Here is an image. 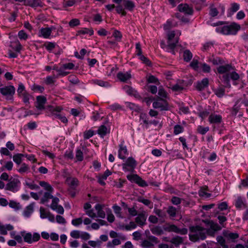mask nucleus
Wrapping results in <instances>:
<instances>
[{
    "mask_svg": "<svg viewBox=\"0 0 248 248\" xmlns=\"http://www.w3.org/2000/svg\"><path fill=\"white\" fill-rule=\"evenodd\" d=\"M81 232L78 230H74L70 232V236L73 238L78 239L80 237Z\"/></svg>",
    "mask_w": 248,
    "mask_h": 248,
    "instance_id": "56",
    "label": "nucleus"
},
{
    "mask_svg": "<svg viewBox=\"0 0 248 248\" xmlns=\"http://www.w3.org/2000/svg\"><path fill=\"white\" fill-rule=\"evenodd\" d=\"M193 57L192 53L188 49L185 50L183 52V58L185 62H189Z\"/></svg>",
    "mask_w": 248,
    "mask_h": 248,
    "instance_id": "37",
    "label": "nucleus"
},
{
    "mask_svg": "<svg viewBox=\"0 0 248 248\" xmlns=\"http://www.w3.org/2000/svg\"><path fill=\"white\" fill-rule=\"evenodd\" d=\"M140 121H142L143 124L146 125V127L147 128L149 124V121L148 120V117L147 115L145 113H141L140 116Z\"/></svg>",
    "mask_w": 248,
    "mask_h": 248,
    "instance_id": "40",
    "label": "nucleus"
},
{
    "mask_svg": "<svg viewBox=\"0 0 248 248\" xmlns=\"http://www.w3.org/2000/svg\"><path fill=\"white\" fill-rule=\"evenodd\" d=\"M52 192L47 191V192L44 193L43 197L41 199L40 203L41 204H44L47 202L49 199L53 198V196L51 195Z\"/></svg>",
    "mask_w": 248,
    "mask_h": 248,
    "instance_id": "34",
    "label": "nucleus"
},
{
    "mask_svg": "<svg viewBox=\"0 0 248 248\" xmlns=\"http://www.w3.org/2000/svg\"><path fill=\"white\" fill-rule=\"evenodd\" d=\"M210 228L214 231H217L221 229V227L220 226H219L217 223H214L213 221L210 222Z\"/></svg>",
    "mask_w": 248,
    "mask_h": 248,
    "instance_id": "62",
    "label": "nucleus"
},
{
    "mask_svg": "<svg viewBox=\"0 0 248 248\" xmlns=\"http://www.w3.org/2000/svg\"><path fill=\"white\" fill-rule=\"evenodd\" d=\"M153 107L154 108L159 109L161 111L168 110L169 109V104L166 99L157 98L156 101L153 102Z\"/></svg>",
    "mask_w": 248,
    "mask_h": 248,
    "instance_id": "6",
    "label": "nucleus"
},
{
    "mask_svg": "<svg viewBox=\"0 0 248 248\" xmlns=\"http://www.w3.org/2000/svg\"><path fill=\"white\" fill-rule=\"evenodd\" d=\"M40 36H43L45 38H49L51 34L50 30L48 28H42L39 31Z\"/></svg>",
    "mask_w": 248,
    "mask_h": 248,
    "instance_id": "35",
    "label": "nucleus"
},
{
    "mask_svg": "<svg viewBox=\"0 0 248 248\" xmlns=\"http://www.w3.org/2000/svg\"><path fill=\"white\" fill-rule=\"evenodd\" d=\"M200 65L203 72L207 73L210 72L211 67L208 64L206 63H201Z\"/></svg>",
    "mask_w": 248,
    "mask_h": 248,
    "instance_id": "49",
    "label": "nucleus"
},
{
    "mask_svg": "<svg viewBox=\"0 0 248 248\" xmlns=\"http://www.w3.org/2000/svg\"><path fill=\"white\" fill-rule=\"evenodd\" d=\"M184 131V127L179 124H176L174 127L173 133L175 135H178Z\"/></svg>",
    "mask_w": 248,
    "mask_h": 248,
    "instance_id": "51",
    "label": "nucleus"
},
{
    "mask_svg": "<svg viewBox=\"0 0 248 248\" xmlns=\"http://www.w3.org/2000/svg\"><path fill=\"white\" fill-rule=\"evenodd\" d=\"M183 241L184 239L182 237L176 236L173 237L170 241V242L173 244L175 247H178L180 245L183 243Z\"/></svg>",
    "mask_w": 248,
    "mask_h": 248,
    "instance_id": "28",
    "label": "nucleus"
},
{
    "mask_svg": "<svg viewBox=\"0 0 248 248\" xmlns=\"http://www.w3.org/2000/svg\"><path fill=\"white\" fill-rule=\"evenodd\" d=\"M225 88L220 86L213 89V92L219 98H221L225 95Z\"/></svg>",
    "mask_w": 248,
    "mask_h": 248,
    "instance_id": "30",
    "label": "nucleus"
},
{
    "mask_svg": "<svg viewBox=\"0 0 248 248\" xmlns=\"http://www.w3.org/2000/svg\"><path fill=\"white\" fill-rule=\"evenodd\" d=\"M107 133L108 129L104 125H101L97 130V133L102 138H104L107 135Z\"/></svg>",
    "mask_w": 248,
    "mask_h": 248,
    "instance_id": "38",
    "label": "nucleus"
},
{
    "mask_svg": "<svg viewBox=\"0 0 248 248\" xmlns=\"http://www.w3.org/2000/svg\"><path fill=\"white\" fill-rule=\"evenodd\" d=\"M117 77L121 81L126 82L128 79L131 78V75L129 72L123 73L120 72L117 74Z\"/></svg>",
    "mask_w": 248,
    "mask_h": 248,
    "instance_id": "21",
    "label": "nucleus"
},
{
    "mask_svg": "<svg viewBox=\"0 0 248 248\" xmlns=\"http://www.w3.org/2000/svg\"><path fill=\"white\" fill-rule=\"evenodd\" d=\"M75 4V1H63L62 6L59 9L61 10H66L68 7L73 6Z\"/></svg>",
    "mask_w": 248,
    "mask_h": 248,
    "instance_id": "46",
    "label": "nucleus"
},
{
    "mask_svg": "<svg viewBox=\"0 0 248 248\" xmlns=\"http://www.w3.org/2000/svg\"><path fill=\"white\" fill-rule=\"evenodd\" d=\"M104 205L96 204L95 206V209L97 211V216L100 218H104L106 216L105 212L103 210Z\"/></svg>",
    "mask_w": 248,
    "mask_h": 248,
    "instance_id": "24",
    "label": "nucleus"
},
{
    "mask_svg": "<svg viewBox=\"0 0 248 248\" xmlns=\"http://www.w3.org/2000/svg\"><path fill=\"white\" fill-rule=\"evenodd\" d=\"M158 94L159 96L158 98H161L165 99L168 98L167 93L162 87H159Z\"/></svg>",
    "mask_w": 248,
    "mask_h": 248,
    "instance_id": "42",
    "label": "nucleus"
},
{
    "mask_svg": "<svg viewBox=\"0 0 248 248\" xmlns=\"http://www.w3.org/2000/svg\"><path fill=\"white\" fill-rule=\"evenodd\" d=\"M139 59L142 62L145 64L147 66L151 65V62L149 60L148 58L144 56V55H142L139 57Z\"/></svg>",
    "mask_w": 248,
    "mask_h": 248,
    "instance_id": "60",
    "label": "nucleus"
},
{
    "mask_svg": "<svg viewBox=\"0 0 248 248\" xmlns=\"http://www.w3.org/2000/svg\"><path fill=\"white\" fill-rule=\"evenodd\" d=\"M52 203L50 205V207L52 210H55L56 209V207L59 206L58 203L59 202V199L57 197H54L52 198Z\"/></svg>",
    "mask_w": 248,
    "mask_h": 248,
    "instance_id": "50",
    "label": "nucleus"
},
{
    "mask_svg": "<svg viewBox=\"0 0 248 248\" xmlns=\"http://www.w3.org/2000/svg\"><path fill=\"white\" fill-rule=\"evenodd\" d=\"M240 26L233 22L230 25L217 28L216 31L224 35H235L240 29Z\"/></svg>",
    "mask_w": 248,
    "mask_h": 248,
    "instance_id": "4",
    "label": "nucleus"
},
{
    "mask_svg": "<svg viewBox=\"0 0 248 248\" xmlns=\"http://www.w3.org/2000/svg\"><path fill=\"white\" fill-rule=\"evenodd\" d=\"M0 93L4 96H6L7 99H11L15 93V88L13 86H7L3 88H0Z\"/></svg>",
    "mask_w": 248,
    "mask_h": 248,
    "instance_id": "10",
    "label": "nucleus"
},
{
    "mask_svg": "<svg viewBox=\"0 0 248 248\" xmlns=\"http://www.w3.org/2000/svg\"><path fill=\"white\" fill-rule=\"evenodd\" d=\"M29 170H30V167H29V166L24 163L21 164V167L18 170V171L19 173H23L29 171Z\"/></svg>",
    "mask_w": 248,
    "mask_h": 248,
    "instance_id": "48",
    "label": "nucleus"
},
{
    "mask_svg": "<svg viewBox=\"0 0 248 248\" xmlns=\"http://www.w3.org/2000/svg\"><path fill=\"white\" fill-rule=\"evenodd\" d=\"M208 61L212 62L214 65H222L225 64V61L224 60L218 57H214L212 56L209 58Z\"/></svg>",
    "mask_w": 248,
    "mask_h": 248,
    "instance_id": "23",
    "label": "nucleus"
},
{
    "mask_svg": "<svg viewBox=\"0 0 248 248\" xmlns=\"http://www.w3.org/2000/svg\"><path fill=\"white\" fill-rule=\"evenodd\" d=\"M31 89L34 92H38L41 93H43L44 91V88L43 86L36 84H34Z\"/></svg>",
    "mask_w": 248,
    "mask_h": 248,
    "instance_id": "58",
    "label": "nucleus"
},
{
    "mask_svg": "<svg viewBox=\"0 0 248 248\" xmlns=\"http://www.w3.org/2000/svg\"><path fill=\"white\" fill-rule=\"evenodd\" d=\"M177 8L179 12L183 13L186 15H191L193 13L192 8L186 3L179 4Z\"/></svg>",
    "mask_w": 248,
    "mask_h": 248,
    "instance_id": "13",
    "label": "nucleus"
},
{
    "mask_svg": "<svg viewBox=\"0 0 248 248\" xmlns=\"http://www.w3.org/2000/svg\"><path fill=\"white\" fill-rule=\"evenodd\" d=\"M118 157L119 158L124 160L126 159V156L128 155L126 146L124 145L123 143H121L119 145Z\"/></svg>",
    "mask_w": 248,
    "mask_h": 248,
    "instance_id": "16",
    "label": "nucleus"
},
{
    "mask_svg": "<svg viewBox=\"0 0 248 248\" xmlns=\"http://www.w3.org/2000/svg\"><path fill=\"white\" fill-rule=\"evenodd\" d=\"M94 135V132L93 130H90L86 131L84 132V138L87 140L91 138Z\"/></svg>",
    "mask_w": 248,
    "mask_h": 248,
    "instance_id": "63",
    "label": "nucleus"
},
{
    "mask_svg": "<svg viewBox=\"0 0 248 248\" xmlns=\"http://www.w3.org/2000/svg\"><path fill=\"white\" fill-rule=\"evenodd\" d=\"M127 178L131 182L135 183L140 186L145 187L148 186V184L146 182L137 174L128 175L127 176Z\"/></svg>",
    "mask_w": 248,
    "mask_h": 248,
    "instance_id": "8",
    "label": "nucleus"
},
{
    "mask_svg": "<svg viewBox=\"0 0 248 248\" xmlns=\"http://www.w3.org/2000/svg\"><path fill=\"white\" fill-rule=\"evenodd\" d=\"M13 238L19 244L23 242V239L25 242L31 244L39 241L40 239V235L38 232H34L32 234L31 232H26L25 231H23L20 232V235H15Z\"/></svg>",
    "mask_w": 248,
    "mask_h": 248,
    "instance_id": "2",
    "label": "nucleus"
},
{
    "mask_svg": "<svg viewBox=\"0 0 248 248\" xmlns=\"http://www.w3.org/2000/svg\"><path fill=\"white\" fill-rule=\"evenodd\" d=\"M167 44H165L164 41H161L160 42L161 47L166 49V51L171 53L173 55H175V48L178 43L179 37H175L174 31H169L167 34Z\"/></svg>",
    "mask_w": 248,
    "mask_h": 248,
    "instance_id": "1",
    "label": "nucleus"
},
{
    "mask_svg": "<svg viewBox=\"0 0 248 248\" xmlns=\"http://www.w3.org/2000/svg\"><path fill=\"white\" fill-rule=\"evenodd\" d=\"M210 11H209V15L212 17H215L217 16L218 14V12L217 9L214 6V4L210 5Z\"/></svg>",
    "mask_w": 248,
    "mask_h": 248,
    "instance_id": "45",
    "label": "nucleus"
},
{
    "mask_svg": "<svg viewBox=\"0 0 248 248\" xmlns=\"http://www.w3.org/2000/svg\"><path fill=\"white\" fill-rule=\"evenodd\" d=\"M39 185L43 187L45 190L48 191H53V188L47 182H46L45 181H40L39 182Z\"/></svg>",
    "mask_w": 248,
    "mask_h": 248,
    "instance_id": "43",
    "label": "nucleus"
},
{
    "mask_svg": "<svg viewBox=\"0 0 248 248\" xmlns=\"http://www.w3.org/2000/svg\"><path fill=\"white\" fill-rule=\"evenodd\" d=\"M25 155L22 154H16L14 155L13 157V161L17 165H19L22 162V157H24Z\"/></svg>",
    "mask_w": 248,
    "mask_h": 248,
    "instance_id": "39",
    "label": "nucleus"
},
{
    "mask_svg": "<svg viewBox=\"0 0 248 248\" xmlns=\"http://www.w3.org/2000/svg\"><path fill=\"white\" fill-rule=\"evenodd\" d=\"M217 240L223 248H228V246L226 244L225 240L223 236L220 235L217 236Z\"/></svg>",
    "mask_w": 248,
    "mask_h": 248,
    "instance_id": "44",
    "label": "nucleus"
},
{
    "mask_svg": "<svg viewBox=\"0 0 248 248\" xmlns=\"http://www.w3.org/2000/svg\"><path fill=\"white\" fill-rule=\"evenodd\" d=\"M141 246L142 247L144 248H151L154 246V244H153L150 241L145 240L142 241Z\"/></svg>",
    "mask_w": 248,
    "mask_h": 248,
    "instance_id": "55",
    "label": "nucleus"
},
{
    "mask_svg": "<svg viewBox=\"0 0 248 248\" xmlns=\"http://www.w3.org/2000/svg\"><path fill=\"white\" fill-rule=\"evenodd\" d=\"M209 123L213 124H219L222 121V116L220 115L212 113L208 117Z\"/></svg>",
    "mask_w": 248,
    "mask_h": 248,
    "instance_id": "15",
    "label": "nucleus"
},
{
    "mask_svg": "<svg viewBox=\"0 0 248 248\" xmlns=\"http://www.w3.org/2000/svg\"><path fill=\"white\" fill-rule=\"evenodd\" d=\"M46 102V98L44 96H38L36 97V108L39 110L45 109L44 105Z\"/></svg>",
    "mask_w": 248,
    "mask_h": 248,
    "instance_id": "17",
    "label": "nucleus"
},
{
    "mask_svg": "<svg viewBox=\"0 0 248 248\" xmlns=\"http://www.w3.org/2000/svg\"><path fill=\"white\" fill-rule=\"evenodd\" d=\"M182 199L178 197L173 196L171 199V202L172 204L177 205L181 203Z\"/></svg>",
    "mask_w": 248,
    "mask_h": 248,
    "instance_id": "64",
    "label": "nucleus"
},
{
    "mask_svg": "<svg viewBox=\"0 0 248 248\" xmlns=\"http://www.w3.org/2000/svg\"><path fill=\"white\" fill-rule=\"evenodd\" d=\"M112 36H113L117 41L120 42L122 38V34L120 31L115 30L112 33Z\"/></svg>",
    "mask_w": 248,
    "mask_h": 248,
    "instance_id": "52",
    "label": "nucleus"
},
{
    "mask_svg": "<svg viewBox=\"0 0 248 248\" xmlns=\"http://www.w3.org/2000/svg\"><path fill=\"white\" fill-rule=\"evenodd\" d=\"M137 165V161L135 159L132 157H129L125 162L122 164L123 169L124 171H133Z\"/></svg>",
    "mask_w": 248,
    "mask_h": 248,
    "instance_id": "5",
    "label": "nucleus"
},
{
    "mask_svg": "<svg viewBox=\"0 0 248 248\" xmlns=\"http://www.w3.org/2000/svg\"><path fill=\"white\" fill-rule=\"evenodd\" d=\"M23 4L30 6L32 8H36L38 6L42 7L43 4L42 1H20Z\"/></svg>",
    "mask_w": 248,
    "mask_h": 248,
    "instance_id": "22",
    "label": "nucleus"
},
{
    "mask_svg": "<svg viewBox=\"0 0 248 248\" xmlns=\"http://www.w3.org/2000/svg\"><path fill=\"white\" fill-rule=\"evenodd\" d=\"M208 127H203L201 125H199L197 128L198 132L202 135L205 134L207 132L209 131Z\"/></svg>",
    "mask_w": 248,
    "mask_h": 248,
    "instance_id": "54",
    "label": "nucleus"
},
{
    "mask_svg": "<svg viewBox=\"0 0 248 248\" xmlns=\"http://www.w3.org/2000/svg\"><path fill=\"white\" fill-rule=\"evenodd\" d=\"M115 2H123L124 8L129 11H132L135 7V4L132 1H114Z\"/></svg>",
    "mask_w": 248,
    "mask_h": 248,
    "instance_id": "29",
    "label": "nucleus"
},
{
    "mask_svg": "<svg viewBox=\"0 0 248 248\" xmlns=\"http://www.w3.org/2000/svg\"><path fill=\"white\" fill-rule=\"evenodd\" d=\"M153 234L156 235H161L164 233L163 230L160 226H156L151 229Z\"/></svg>",
    "mask_w": 248,
    "mask_h": 248,
    "instance_id": "36",
    "label": "nucleus"
},
{
    "mask_svg": "<svg viewBox=\"0 0 248 248\" xmlns=\"http://www.w3.org/2000/svg\"><path fill=\"white\" fill-rule=\"evenodd\" d=\"M109 236L110 237L113 238L119 237L122 240H126V237L124 235H123L121 233H118L114 231H111L110 232Z\"/></svg>",
    "mask_w": 248,
    "mask_h": 248,
    "instance_id": "41",
    "label": "nucleus"
},
{
    "mask_svg": "<svg viewBox=\"0 0 248 248\" xmlns=\"http://www.w3.org/2000/svg\"><path fill=\"white\" fill-rule=\"evenodd\" d=\"M154 213L158 216V218L160 223H164L167 218L166 211L156 208L154 209Z\"/></svg>",
    "mask_w": 248,
    "mask_h": 248,
    "instance_id": "14",
    "label": "nucleus"
},
{
    "mask_svg": "<svg viewBox=\"0 0 248 248\" xmlns=\"http://www.w3.org/2000/svg\"><path fill=\"white\" fill-rule=\"evenodd\" d=\"M68 80L72 84L77 85L79 83V80L75 75H70L68 77Z\"/></svg>",
    "mask_w": 248,
    "mask_h": 248,
    "instance_id": "47",
    "label": "nucleus"
},
{
    "mask_svg": "<svg viewBox=\"0 0 248 248\" xmlns=\"http://www.w3.org/2000/svg\"><path fill=\"white\" fill-rule=\"evenodd\" d=\"M190 233L189 234V239L193 242H197L199 240H204L206 237L205 229L200 226H193L189 228Z\"/></svg>",
    "mask_w": 248,
    "mask_h": 248,
    "instance_id": "3",
    "label": "nucleus"
},
{
    "mask_svg": "<svg viewBox=\"0 0 248 248\" xmlns=\"http://www.w3.org/2000/svg\"><path fill=\"white\" fill-rule=\"evenodd\" d=\"M50 112V114L48 115L49 116H54L55 118L59 119L61 116L60 112L63 109V108L60 106H56L55 107L52 106H48L46 108Z\"/></svg>",
    "mask_w": 248,
    "mask_h": 248,
    "instance_id": "11",
    "label": "nucleus"
},
{
    "mask_svg": "<svg viewBox=\"0 0 248 248\" xmlns=\"http://www.w3.org/2000/svg\"><path fill=\"white\" fill-rule=\"evenodd\" d=\"M239 78L240 76L239 74L234 71H232V72H230L229 74L223 75L222 77V80L226 87H230V78H231L233 80H237L239 79Z\"/></svg>",
    "mask_w": 248,
    "mask_h": 248,
    "instance_id": "7",
    "label": "nucleus"
},
{
    "mask_svg": "<svg viewBox=\"0 0 248 248\" xmlns=\"http://www.w3.org/2000/svg\"><path fill=\"white\" fill-rule=\"evenodd\" d=\"M178 227L174 224L170 225L168 227L165 229V230L169 232H172L176 233L178 229Z\"/></svg>",
    "mask_w": 248,
    "mask_h": 248,
    "instance_id": "59",
    "label": "nucleus"
},
{
    "mask_svg": "<svg viewBox=\"0 0 248 248\" xmlns=\"http://www.w3.org/2000/svg\"><path fill=\"white\" fill-rule=\"evenodd\" d=\"M116 5L115 8L116 11L118 14H121L122 16H124L126 15V12L124 11V7L123 5V2H115Z\"/></svg>",
    "mask_w": 248,
    "mask_h": 248,
    "instance_id": "25",
    "label": "nucleus"
},
{
    "mask_svg": "<svg viewBox=\"0 0 248 248\" xmlns=\"http://www.w3.org/2000/svg\"><path fill=\"white\" fill-rule=\"evenodd\" d=\"M171 218H173L176 216L177 209L176 208L172 206H170L168 207L167 210L166 211Z\"/></svg>",
    "mask_w": 248,
    "mask_h": 248,
    "instance_id": "31",
    "label": "nucleus"
},
{
    "mask_svg": "<svg viewBox=\"0 0 248 248\" xmlns=\"http://www.w3.org/2000/svg\"><path fill=\"white\" fill-rule=\"evenodd\" d=\"M135 218V222L140 226H143L146 224V216L144 213H141L137 215Z\"/></svg>",
    "mask_w": 248,
    "mask_h": 248,
    "instance_id": "19",
    "label": "nucleus"
},
{
    "mask_svg": "<svg viewBox=\"0 0 248 248\" xmlns=\"http://www.w3.org/2000/svg\"><path fill=\"white\" fill-rule=\"evenodd\" d=\"M66 182L73 188H75V187H76L79 184L78 179L75 177L67 178L66 179Z\"/></svg>",
    "mask_w": 248,
    "mask_h": 248,
    "instance_id": "26",
    "label": "nucleus"
},
{
    "mask_svg": "<svg viewBox=\"0 0 248 248\" xmlns=\"http://www.w3.org/2000/svg\"><path fill=\"white\" fill-rule=\"evenodd\" d=\"M209 85V79L208 78H204L200 81L196 83V88L199 91L203 90Z\"/></svg>",
    "mask_w": 248,
    "mask_h": 248,
    "instance_id": "18",
    "label": "nucleus"
},
{
    "mask_svg": "<svg viewBox=\"0 0 248 248\" xmlns=\"http://www.w3.org/2000/svg\"><path fill=\"white\" fill-rule=\"evenodd\" d=\"M239 4L237 3L233 2L231 3V6L228 9V13L230 15L233 14L239 9Z\"/></svg>",
    "mask_w": 248,
    "mask_h": 248,
    "instance_id": "33",
    "label": "nucleus"
},
{
    "mask_svg": "<svg viewBox=\"0 0 248 248\" xmlns=\"http://www.w3.org/2000/svg\"><path fill=\"white\" fill-rule=\"evenodd\" d=\"M20 183V182L18 179H11L9 182L6 184L5 189L13 192H17L18 190Z\"/></svg>",
    "mask_w": 248,
    "mask_h": 248,
    "instance_id": "9",
    "label": "nucleus"
},
{
    "mask_svg": "<svg viewBox=\"0 0 248 248\" xmlns=\"http://www.w3.org/2000/svg\"><path fill=\"white\" fill-rule=\"evenodd\" d=\"M124 89L127 93L129 95H133L136 98H140V96L139 93L131 87L128 85H125L124 87Z\"/></svg>",
    "mask_w": 248,
    "mask_h": 248,
    "instance_id": "20",
    "label": "nucleus"
},
{
    "mask_svg": "<svg viewBox=\"0 0 248 248\" xmlns=\"http://www.w3.org/2000/svg\"><path fill=\"white\" fill-rule=\"evenodd\" d=\"M80 24L79 20L77 18H74L71 20L69 22V25L71 27H74Z\"/></svg>",
    "mask_w": 248,
    "mask_h": 248,
    "instance_id": "61",
    "label": "nucleus"
},
{
    "mask_svg": "<svg viewBox=\"0 0 248 248\" xmlns=\"http://www.w3.org/2000/svg\"><path fill=\"white\" fill-rule=\"evenodd\" d=\"M217 72L219 74H229L232 71L234 70V67L231 64H222L219 66L217 68Z\"/></svg>",
    "mask_w": 248,
    "mask_h": 248,
    "instance_id": "12",
    "label": "nucleus"
},
{
    "mask_svg": "<svg viewBox=\"0 0 248 248\" xmlns=\"http://www.w3.org/2000/svg\"><path fill=\"white\" fill-rule=\"evenodd\" d=\"M76 157L78 161H81L83 159V153L80 149H77L76 151Z\"/></svg>",
    "mask_w": 248,
    "mask_h": 248,
    "instance_id": "57",
    "label": "nucleus"
},
{
    "mask_svg": "<svg viewBox=\"0 0 248 248\" xmlns=\"http://www.w3.org/2000/svg\"><path fill=\"white\" fill-rule=\"evenodd\" d=\"M56 45V43L52 42H48L44 44V46H45L46 49L49 51L53 50L55 48Z\"/></svg>",
    "mask_w": 248,
    "mask_h": 248,
    "instance_id": "53",
    "label": "nucleus"
},
{
    "mask_svg": "<svg viewBox=\"0 0 248 248\" xmlns=\"http://www.w3.org/2000/svg\"><path fill=\"white\" fill-rule=\"evenodd\" d=\"M244 199L239 196L237 197V199L236 200L235 203V206L236 208L237 209H240L243 206L244 207H247V204L244 202Z\"/></svg>",
    "mask_w": 248,
    "mask_h": 248,
    "instance_id": "27",
    "label": "nucleus"
},
{
    "mask_svg": "<svg viewBox=\"0 0 248 248\" xmlns=\"http://www.w3.org/2000/svg\"><path fill=\"white\" fill-rule=\"evenodd\" d=\"M34 203L32 202L27 206L24 211V216L26 217H29L33 211Z\"/></svg>",
    "mask_w": 248,
    "mask_h": 248,
    "instance_id": "32",
    "label": "nucleus"
}]
</instances>
